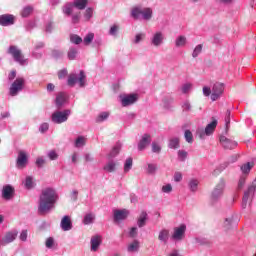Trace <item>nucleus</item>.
<instances>
[{
    "label": "nucleus",
    "mask_w": 256,
    "mask_h": 256,
    "mask_svg": "<svg viewBox=\"0 0 256 256\" xmlns=\"http://www.w3.org/2000/svg\"><path fill=\"white\" fill-rule=\"evenodd\" d=\"M58 199L59 196L57 195L55 189L46 188L42 190L39 198L38 212L41 213V215L49 213V211L55 207V203H57Z\"/></svg>",
    "instance_id": "nucleus-1"
},
{
    "label": "nucleus",
    "mask_w": 256,
    "mask_h": 256,
    "mask_svg": "<svg viewBox=\"0 0 256 256\" xmlns=\"http://www.w3.org/2000/svg\"><path fill=\"white\" fill-rule=\"evenodd\" d=\"M131 17L136 20L143 19V21H151L153 19V9L143 7V5H136L131 10Z\"/></svg>",
    "instance_id": "nucleus-2"
},
{
    "label": "nucleus",
    "mask_w": 256,
    "mask_h": 256,
    "mask_svg": "<svg viewBox=\"0 0 256 256\" xmlns=\"http://www.w3.org/2000/svg\"><path fill=\"white\" fill-rule=\"evenodd\" d=\"M224 191H225V180L222 179L217 183V185L212 190L210 195V203L212 205L219 203V201H221V197H223Z\"/></svg>",
    "instance_id": "nucleus-3"
},
{
    "label": "nucleus",
    "mask_w": 256,
    "mask_h": 256,
    "mask_svg": "<svg viewBox=\"0 0 256 256\" xmlns=\"http://www.w3.org/2000/svg\"><path fill=\"white\" fill-rule=\"evenodd\" d=\"M216 128H217V119L212 118V122L206 126L205 130H203V128L197 129L196 135L199 137V139H205L206 136L209 137V135H213Z\"/></svg>",
    "instance_id": "nucleus-4"
},
{
    "label": "nucleus",
    "mask_w": 256,
    "mask_h": 256,
    "mask_svg": "<svg viewBox=\"0 0 256 256\" xmlns=\"http://www.w3.org/2000/svg\"><path fill=\"white\" fill-rule=\"evenodd\" d=\"M7 53L12 55L14 61L19 63V65H27V59H25V56H23V53L19 47L12 45L8 48Z\"/></svg>",
    "instance_id": "nucleus-5"
},
{
    "label": "nucleus",
    "mask_w": 256,
    "mask_h": 256,
    "mask_svg": "<svg viewBox=\"0 0 256 256\" xmlns=\"http://www.w3.org/2000/svg\"><path fill=\"white\" fill-rule=\"evenodd\" d=\"M187 232V226L185 224H181L177 227L173 228V232L171 234V240L174 243H181L183 239H185V233Z\"/></svg>",
    "instance_id": "nucleus-6"
},
{
    "label": "nucleus",
    "mask_w": 256,
    "mask_h": 256,
    "mask_svg": "<svg viewBox=\"0 0 256 256\" xmlns=\"http://www.w3.org/2000/svg\"><path fill=\"white\" fill-rule=\"evenodd\" d=\"M85 72L83 70L80 71L79 76L77 74H70L68 77V85L69 87H75V83H79L80 87H85Z\"/></svg>",
    "instance_id": "nucleus-7"
},
{
    "label": "nucleus",
    "mask_w": 256,
    "mask_h": 256,
    "mask_svg": "<svg viewBox=\"0 0 256 256\" xmlns=\"http://www.w3.org/2000/svg\"><path fill=\"white\" fill-rule=\"evenodd\" d=\"M23 87H25V78H17L10 86L9 94L11 97H15L19 95V92L23 91Z\"/></svg>",
    "instance_id": "nucleus-8"
},
{
    "label": "nucleus",
    "mask_w": 256,
    "mask_h": 256,
    "mask_svg": "<svg viewBox=\"0 0 256 256\" xmlns=\"http://www.w3.org/2000/svg\"><path fill=\"white\" fill-rule=\"evenodd\" d=\"M71 115V110L56 111L52 114V122L60 125V123H65Z\"/></svg>",
    "instance_id": "nucleus-9"
},
{
    "label": "nucleus",
    "mask_w": 256,
    "mask_h": 256,
    "mask_svg": "<svg viewBox=\"0 0 256 256\" xmlns=\"http://www.w3.org/2000/svg\"><path fill=\"white\" fill-rule=\"evenodd\" d=\"M165 43V33L162 31H156L150 38V44L152 47H161Z\"/></svg>",
    "instance_id": "nucleus-10"
},
{
    "label": "nucleus",
    "mask_w": 256,
    "mask_h": 256,
    "mask_svg": "<svg viewBox=\"0 0 256 256\" xmlns=\"http://www.w3.org/2000/svg\"><path fill=\"white\" fill-rule=\"evenodd\" d=\"M224 91H225V85L223 83L221 82L214 83L212 87L211 100L217 101L218 99H220Z\"/></svg>",
    "instance_id": "nucleus-11"
},
{
    "label": "nucleus",
    "mask_w": 256,
    "mask_h": 256,
    "mask_svg": "<svg viewBox=\"0 0 256 256\" xmlns=\"http://www.w3.org/2000/svg\"><path fill=\"white\" fill-rule=\"evenodd\" d=\"M28 161L29 157L27 156V152H25V150H20L16 160L17 169H25L27 167Z\"/></svg>",
    "instance_id": "nucleus-12"
},
{
    "label": "nucleus",
    "mask_w": 256,
    "mask_h": 256,
    "mask_svg": "<svg viewBox=\"0 0 256 256\" xmlns=\"http://www.w3.org/2000/svg\"><path fill=\"white\" fill-rule=\"evenodd\" d=\"M139 100V96L137 94H129L121 99L122 107H129V105H133L134 103H137Z\"/></svg>",
    "instance_id": "nucleus-13"
},
{
    "label": "nucleus",
    "mask_w": 256,
    "mask_h": 256,
    "mask_svg": "<svg viewBox=\"0 0 256 256\" xmlns=\"http://www.w3.org/2000/svg\"><path fill=\"white\" fill-rule=\"evenodd\" d=\"M15 24V16L11 14H3L0 16V25L2 27H9Z\"/></svg>",
    "instance_id": "nucleus-14"
},
{
    "label": "nucleus",
    "mask_w": 256,
    "mask_h": 256,
    "mask_svg": "<svg viewBox=\"0 0 256 256\" xmlns=\"http://www.w3.org/2000/svg\"><path fill=\"white\" fill-rule=\"evenodd\" d=\"M15 195V188L11 185H5L2 188V197L5 201H11V198Z\"/></svg>",
    "instance_id": "nucleus-15"
},
{
    "label": "nucleus",
    "mask_w": 256,
    "mask_h": 256,
    "mask_svg": "<svg viewBox=\"0 0 256 256\" xmlns=\"http://www.w3.org/2000/svg\"><path fill=\"white\" fill-rule=\"evenodd\" d=\"M129 217V210H114V221L115 223H119V221H125Z\"/></svg>",
    "instance_id": "nucleus-16"
},
{
    "label": "nucleus",
    "mask_w": 256,
    "mask_h": 256,
    "mask_svg": "<svg viewBox=\"0 0 256 256\" xmlns=\"http://www.w3.org/2000/svg\"><path fill=\"white\" fill-rule=\"evenodd\" d=\"M60 227L62 231H71L73 229V222H71V216H64L61 220Z\"/></svg>",
    "instance_id": "nucleus-17"
},
{
    "label": "nucleus",
    "mask_w": 256,
    "mask_h": 256,
    "mask_svg": "<svg viewBox=\"0 0 256 256\" xmlns=\"http://www.w3.org/2000/svg\"><path fill=\"white\" fill-rule=\"evenodd\" d=\"M151 144V135L144 134L138 143V150L144 151Z\"/></svg>",
    "instance_id": "nucleus-18"
},
{
    "label": "nucleus",
    "mask_w": 256,
    "mask_h": 256,
    "mask_svg": "<svg viewBox=\"0 0 256 256\" xmlns=\"http://www.w3.org/2000/svg\"><path fill=\"white\" fill-rule=\"evenodd\" d=\"M220 143L224 149H235L237 147V142L231 141L225 136L220 137Z\"/></svg>",
    "instance_id": "nucleus-19"
},
{
    "label": "nucleus",
    "mask_w": 256,
    "mask_h": 256,
    "mask_svg": "<svg viewBox=\"0 0 256 256\" xmlns=\"http://www.w3.org/2000/svg\"><path fill=\"white\" fill-rule=\"evenodd\" d=\"M233 225H235V218L233 216L227 217L222 224V229L225 233H229L233 229Z\"/></svg>",
    "instance_id": "nucleus-20"
},
{
    "label": "nucleus",
    "mask_w": 256,
    "mask_h": 256,
    "mask_svg": "<svg viewBox=\"0 0 256 256\" xmlns=\"http://www.w3.org/2000/svg\"><path fill=\"white\" fill-rule=\"evenodd\" d=\"M17 239V231H12L6 233L1 241V245H9V243H13Z\"/></svg>",
    "instance_id": "nucleus-21"
},
{
    "label": "nucleus",
    "mask_w": 256,
    "mask_h": 256,
    "mask_svg": "<svg viewBox=\"0 0 256 256\" xmlns=\"http://www.w3.org/2000/svg\"><path fill=\"white\" fill-rule=\"evenodd\" d=\"M149 219V216L147 212L142 211L137 219V225L141 229L142 227H145L147 225V220Z\"/></svg>",
    "instance_id": "nucleus-22"
},
{
    "label": "nucleus",
    "mask_w": 256,
    "mask_h": 256,
    "mask_svg": "<svg viewBox=\"0 0 256 256\" xmlns=\"http://www.w3.org/2000/svg\"><path fill=\"white\" fill-rule=\"evenodd\" d=\"M158 240L160 243H164V245H167V243L169 242V230L167 229L160 230L158 234Z\"/></svg>",
    "instance_id": "nucleus-23"
},
{
    "label": "nucleus",
    "mask_w": 256,
    "mask_h": 256,
    "mask_svg": "<svg viewBox=\"0 0 256 256\" xmlns=\"http://www.w3.org/2000/svg\"><path fill=\"white\" fill-rule=\"evenodd\" d=\"M101 245V236H93L91 238V251H97Z\"/></svg>",
    "instance_id": "nucleus-24"
},
{
    "label": "nucleus",
    "mask_w": 256,
    "mask_h": 256,
    "mask_svg": "<svg viewBox=\"0 0 256 256\" xmlns=\"http://www.w3.org/2000/svg\"><path fill=\"white\" fill-rule=\"evenodd\" d=\"M73 9H75V4L74 3H66L62 7V13H64V15H67V17H70V15L73 14Z\"/></svg>",
    "instance_id": "nucleus-25"
},
{
    "label": "nucleus",
    "mask_w": 256,
    "mask_h": 256,
    "mask_svg": "<svg viewBox=\"0 0 256 256\" xmlns=\"http://www.w3.org/2000/svg\"><path fill=\"white\" fill-rule=\"evenodd\" d=\"M122 144L121 142H117L116 145L113 147L111 152L109 153L108 157L109 159H113L119 155V152L121 151Z\"/></svg>",
    "instance_id": "nucleus-26"
},
{
    "label": "nucleus",
    "mask_w": 256,
    "mask_h": 256,
    "mask_svg": "<svg viewBox=\"0 0 256 256\" xmlns=\"http://www.w3.org/2000/svg\"><path fill=\"white\" fill-rule=\"evenodd\" d=\"M65 101H67V96L65 95V93L63 92L58 93L56 97V106L63 107V105L65 104Z\"/></svg>",
    "instance_id": "nucleus-27"
},
{
    "label": "nucleus",
    "mask_w": 256,
    "mask_h": 256,
    "mask_svg": "<svg viewBox=\"0 0 256 256\" xmlns=\"http://www.w3.org/2000/svg\"><path fill=\"white\" fill-rule=\"evenodd\" d=\"M254 165L255 164L253 162H247L246 164H243L241 166V171H242L243 175H245L247 177V174L251 173V169H253Z\"/></svg>",
    "instance_id": "nucleus-28"
},
{
    "label": "nucleus",
    "mask_w": 256,
    "mask_h": 256,
    "mask_svg": "<svg viewBox=\"0 0 256 256\" xmlns=\"http://www.w3.org/2000/svg\"><path fill=\"white\" fill-rule=\"evenodd\" d=\"M128 253H137L139 251V241L134 240L132 243H130L127 247Z\"/></svg>",
    "instance_id": "nucleus-29"
},
{
    "label": "nucleus",
    "mask_w": 256,
    "mask_h": 256,
    "mask_svg": "<svg viewBox=\"0 0 256 256\" xmlns=\"http://www.w3.org/2000/svg\"><path fill=\"white\" fill-rule=\"evenodd\" d=\"M87 3H89V0H74L73 2L76 9H79L80 11H83V9L87 7Z\"/></svg>",
    "instance_id": "nucleus-30"
},
{
    "label": "nucleus",
    "mask_w": 256,
    "mask_h": 256,
    "mask_svg": "<svg viewBox=\"0 0 256 256\" xmlns=\"http://www.w3.org/2000/svg\"><path fill=\"white\" fill-rule=\"evenodd\" d=\"M187 45V37L180 35L175 40V47H185Z\"/></svg>",
    "instance_id": "nucleus-31"
},
{
    "label": "nucleus",
    "mask_w": 256,
    "mask_h": 256,
    "mask_svg": "<svg viewBox=\"0 0 256 256\" xmlns=\"http://www.w3.org/2000/svg\"><path fill=\"white\" fill-rule=\"evenodd\" d=\"M188 187H189V190L192 192V193H196L198 187H199V180L197 179H191L189 180L188 182Z\"/></svg>",
    "instance_id": "nucleus-32"
},
{
    "label": "nucleus",
    "mask_w": 256,
    "mask_h": 256,
    "mask_svg": "<svg viewBox=\"0 0 256 256\" xmlns=\"http://www.w3.org/2000/svg\"><path fill=\"white\" fill-rule=\"evenodd\" d=\"M157 169V164L148 163L146 166V173L147 175H155L157 173Z\"/></svg>",
    "instance_id": "nucleus-33"
},
{
    "label": "nucleus",
    "mask_w": 256,
    "mask_h": 256,
    "mask_svg": "<svg viewBox=\"0 0 256 256\" xmlns=\"http://www.w3.org/2000/svg\"><path fill=\"white\" fill-rule=\"evenodd\" d=\"M103 169L107 171V173H113L117 169V163L109 161Z\"/></svg>",
    "instance_id": "nucleus-34"
},
{
    "label": "nucleus",
    "mask_w": 256,
    "mask_h": 256,
    "mask_svg": "<svg viewBox=\"0 0 256 256\" xmlns=\"http://www.w3.org/2000/svg\"><path fill=\"white\" fill-rule=\"evenodd\" d=\"M24 187L26 189H33L35 187V182H33V177L32 176H27L25 181H24Z\"/></svg>",
    "instance_id": "nucleus-35"
},
{
    "label": "nucleus",
    "mask_w": 256,
    "mask_h": 256,
    "mask_svg": "<svg viewBox=\"0 0 256 256\" xmlns=\"http://www.w3.org/2000/svg\"><path fill=\"white\" fill-rule=\"evenodd\" d=\"M107 119H109V112H101L96 118V123H103Z\"/></svg>",
    "instance_id": "nucleus-36"
},
{
    "label": "nucleus",
    "mask_w": 256,
    "mask_h": 256,
    "mask_svg": "<svg viewBox=\"0 0 256 256\" xmlns=\"http://www.w3.org/2000/svg\"><path fill=\"white\" fill-rule=\"evenodd\" d=\"M133 167V158L126 159L124 163V173H129Z\"/></svg>",
    "instance_id": "nucleus-37"
},
{
    "label": "nucleus",
    "mask_w": 256,
    "mask_h": 256,
    "mask_svg": "<svg viewBox=\"0 0 256 256\" xmlns=\"http://www.w3.org/2000/svg\"><path fill=\"white\" fill-rule=\"evenodd\" d=\"M70 41L71 43H74V45H80V43H83V38L79 35L72 34L70 35Z\"/></svg>",
    "instance_id": "nucleus-38"
},
{
    "label": "nucleus",
    "mask_w": 256,
    "mask_h": 256,
    "mask_svg": "<svg viewBox=\"0 0 256 256\" xmlns=\"http://www.w3.org/2000/svg\"><path fill=\"white\" fill-rule=\"evenodd\" d=\"M95 220V215L89 213L84 216L83 223L84 225H91L93 221Z\"/></svg>",
    "instance_id": "nucleus-39"
},
{
    "label": "nucleus",
    "mask_w": 256,
    "mask_h": 256,
    "mask_svg": "<svg viewBox=\"0 0 256 256\" xmlns=\"http://www.w3.org/2000/svg\"><path fill=\"white\" fill-rule=\"evenodd\" d=\"M93 39H95V34L88 33L82 41L84 45H91V43H93Z\"/></svg>",
    "instance_id": "nucleus-40"
},
{
    "label": "nucleus",
    "mask_w": 256,
    "mask_h": 256,
    "mask_svg": "<svg viewBox=\"0 0 256 256\" xmlns=\"http://www.w3.org/2000/svg\"><path fill=\"white\" fill-rule=\"evenodd\" d=\"M203 51V45L202 44H198L192 53V57L195 59L197 57H199V55H201V52Z\"/></svg>",
    "instance_id": "nucleus-41"
},
{
    "label": "nucleus",
    "mask_w": 256,
    "mask_h": 256,
    "mask_svg": "<svg viewBox=\"0 0 256 256\" xmlns=\"http://www.w3.org/2000/svg\"><path fill=\"white\" fill-rule=\"evenodd\" d=\"M168 147L170 149H179V138L170 139Z\"/></svg>",
    "instance_id": "nucleus-42"
},
{
    "label": "nucleus",
    "mask_w": 256,
    "mask_h": 256,
    "mask_svg": "<svg viewBox=\"0 0 256 256\" xmlns=\"http://www.w3.org/2000/svg\"><path fill=\"white\" fill-rule=\"evenodd\" d=\"M33 13V7L32 6H26L23 8L21 12L22 17H29Z\"/></svg>",
    "instance_id": "nucleus-43"
},
{
    "label": "nucleus",
    "mask_w": 256,
    "mask_h": 256,
    "mask_svg": "<svg viewBox=\"0 0 256 256\" xmlns=\"http://www.w3.org/2000/svg\"><path fill=\"white\" fill-rule=\"evenodd\" d=\"M84 21H91L93 17V8H87L84 12Z\"/></svg>",
    "instance_id": "nucleus-44"
},
{
    "label": "nucleus",
    "mask_w": 256,
    "mask_h": 256,
    "mask_svg": "<svg viewBox=\"0 0 256 256\" xmlns=\"http://www.w3.org/2000/svg\"><path fill=\"white\" fill-rule=\"evenodd\" d=\"M85 142H86L85 137L79 136V137L75 140V147H77V148L84 147Z\"/></svg>",
    "instance_id": "nucleus-45"
},
{
    "label": "nucleus",
    "mask_w": 256,
    "mask_h": 256,
    "mask_svg": "<svg viewBox=\"0 0 256 256\" xmlns=\"http://www.w3.org/2000/svg\"><path fill=\"white\" fill-rule=\"evenodd\" d=\"M45 246L47 249H53L55 247V239L53 237H49L45 241Z\"/></svg>",
    "instance_id": "nucleus-46"
},
{
    "label": "nucleus",
    "mask_w": 256,
    "mask_h": 256,
    "mask_svg": "<svg viewBox=\"0 0 256 256\" xmlns=\"http://www.w3.org/2000/svg\"><path fill=\"white\" fill-rule=\"evenodd\" d=\"M191 89H193V85L191 83H186L181 87V91L184 95L189 93Z\"/></svg>",
    "instance_id": "nucleus-47"
},
{
    "label": "nucleus",
    "mask_w": 256,
    "mask_h": 256,
    "mask_svg": "<svg viewBox=\"0 0 256 256\" xmlns=\"http://www.w3.org/2000/svg\"><path fill=\"white\" fill-rule=\"evenodd\" d=\"M184 137L187 143H193V133L190 130L185 131Z\"/></svg>",
    "instance_id": "nucleus-48"
},
{
    "label": "nucleus",
    "mask_w": 256,
    "mask_h": 256,
    "mask_svg": "<svg viewBox=\"0 0 256 256\" xmlns=\"http://www.w3.org/2000/svg\"><path fill=\"white\" fill-rule=\"evenodd\" d=\"M76 57H77V49L70 48L68 51V59H70V61H73V59H75Z\"/></svg>",
    "instance_id": "nucleus-49"
},
{
    "label": "nucleus",
    "mask_w": 256,
    "mask_h": 256,
    "mask_svg": "<svg viewBox=\"0 0 256 256\" xmlns=\"http://www.w3.org/2000/svg\"><path fill=\"white\" fill-rule=\"evenodd\" d=\"M81 21V12H77L72 14V23L73 25H77Z\"/></svg>",
    "instance_id": "nucleus-50"
},
{
    "label": "nucleus",
    "mask_w": 256,
    "mask_h": 256,
    "mask_svg": "<svg viewBox=\"0 0 256 256\" xmlns=\"http://www.w3.org/2000/svg\"><path fill=\"white\" fill-rule=\"evenodd\" d=\"M246 181H247V176L246 175L240 176V179L238 181V189H243V187H245Z\"/></svg>",
    "instance_id": "nucleus-51"
},
{
    "label": "nucleus",
    "mask_w": 256,
    "mask_h": 256,
    "mask_svg": "<svg viewBox=\"0 0 256 256\" xmlns=\"http://www.w3.org/2000/svg\"><path fill=\"white\" fill-rule=\"evenodd\" d=\"M144 39H145V33H138L135 36L134 43L137 45L141 43V41H143Z\"/></svg>",
    "instance_id": "nucleus-52"
},
{
    "label": "nucleus",
    "mask_w": 256,
    "mask_h": 256,
    "mask_svg": "<svg viewBox=\"0 0 256 256\" xmlns=\"http://www.w3.org/2000/svg\"><path fill=\"white\" fill-rule=\"evenodd\" d=\"M187 155H188L187 151L179 150L178 151V159H179V161H185V159H187Z\"/></svg>",
    "instance_id": "nucleus-53"
},
{
    "label": "nucleus",
    "mask_w": 256,
    "mask_h": 256,
    "mask_svg": "<svg viewBox=\"0 0 256 256\" xmlns=\"http://www.w3.org/2000/svg\"><path fill=\"white\" fill-rule=\"evenodd\" d=\"M152 153H161V145L157 142H152Z\"/></svg>",
    "instance_id": "nucleus-54"
},
{
    "label": "nucleus",
    "mask_w": 256,
    "mask_h": 256,
    "mask_svg": "<svg viewBox=\"0 0 256 256\" xmlns=\"http://www.w3.org/2000/svg\"><path fill=\"white\" fill-rule=\"evenodd\" d=\"M48 157H49L50 161H55L58 159L59 154H57V152H55V150H52V151L48 152Z\"/></svg>",
    "instance_id": "nucleus-55"
},
{
    "label": "nucleus",
    "mask_w": 256,
    "mask_h": 256,
    "mask_svg": "<svg viewBox=\"0 0 256 256\" xmlns=\"http://www.w3.org/2000/svg\"><path fill=\"white\" fill-rule=\"evenodd\" d=\"M202 91L205 97H209V95H212L213 93V91H211V88L209 86H204Z\"/></svg>",
    "instance_id": "nucleus-56"
},
{
    "label": "nucleus",
    "mask_w": 256,
    "mask_h": 256,
    "mask_svg": "<svg viewBox=\"0 0 256 256\" xmlns=\"http://www.w3.org/2000/svg\"><path fill=\"white\" fill-rule=\"evenodd\" d=\"M171 191H173V186H171V184H166L162 186L163 193H171Z\"/></svg>",
    "instance_id": "nucleus-57"
},
{
    "label": "nucleus",
    "mask_w": 256,
    "mask_h": 256,
    "mask_svg": "<svg viewBox=\"0 0 256 256\" xmlns=\"http://www.w3.org/2000/svg\"><path fill=\"white\" fill-rule=\"evenodd\" d=\"M39 131L40 133H46V131H49V123H42Z\"/></svg>",
    "instance_id": "nucleus-58"
},
{
    "label": "nucleus",
    "mask_w": 256,
    "mask_h": 256,
    "mask_svg": "<svg viewBox=\"0 0 256 256\" xmlns=\"http://www.w3.org/2000/svg\"><path fill=\"white\" fill-rule=\"evenodd\" d=\"M183 111H190L191 110V103L189 101H184L182 104Z\"/></svg>",
    "instance_id": "nucleus-59"
},
{
    "label": "nucleus",
    "mask_w": 256,
    "mask_h": 256,
    "mask_svg": "<svg viewBox=\"0 0 256 256\" xmlns=\"http://www.w3.org/2000/svg\"><path fill=\"white\" fill-rule=\"evenodd\" d=\"M117 31H119V26L118 25H113L111 28H110V35H117Z\"/></svg>",
    "instance_id": "nucleus-60"
},
{
    "label": "nucleus",
    "mask_w": 256,
    "mask_h": 256,
    "mask_svg": "<svg viewBox=\"0 0 256 256\" xmlns=\"http://www.w3.org/2000/svg\"><path fill=\"white\" fill-rule=\"evenodd\" d=\"M129 237H132V239H134V237H137V227H132L130 229Z\"/></svg>",
    "instance_id": "nucleus-61"
},
{
    "label": "nucleus",
    "mask_w": 256,
    "mask_h": 256,
    "mask_svg": "<svg viewBox=\"0 0 256 256\" xmlns=\"http://www.w3.org/2000/svg\"><path fill=\"white\" fill-rule=\"evenodd\" d=\"M36 165L37 167H43L45 165V159L39 157L36 159Z\"/></svg>",
    "instance_id": "nucleus-62"
},
{
    "label": "nucleus",
    "mask_w": 256,
    "mask_h": 256,
    "mask_svg": "<svg viewBox=\"0 0 256 256\" xmlns=\"http://www.w3.org/2000/svg\"><path fill=\"white\" fill-rule=\"evenodd\" d=\"M167 256H183V255L181 254V252H179V250L174 249L170 251Z\"/></svg>",
    "instance_id": "nucleus-63"
},
{
    "label": "nucleus",
    "mask_w": 256,
    "mask_h": 256,
    "mask_svg": "<svg viewBox=\"0 0 256 256\" xmlns=\"http://www.w3.org/2000/svg\"><path fill=\"white\" fill-rule=\"evenodd\" d=\"M20 239L22 241H27V230H23L21 233H20Z\"/></svg>",
    "instance_id": "nucleus-64"
}]
</instances>
